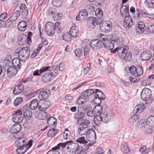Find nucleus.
<instances>
[{"instance_id": "obj_1", "label": "nucleus", "mask_w": 154, "mask_h": 154, "mask_svg": "<svg viewBox=\"0 0 154 154\" xmlns=\"http://www.w3.org/2000/svg\"><path fill=\"white\" fill-rule=\"evenodd\" d=\"M32 140L29 141L27 143V140L24 137L20 138L16 141V143L18 148L16 152L18 154H23L32 145Z\"/></svg>"}, {"instance_id": "obj_2", "label": "nucleus", "mask_w": 154, "mask_h": 154, "mask_svg": "<svg viewBox=\"0 0 154 154\" xmlns=\"http://www.w3.org/2000/svg\"><path fill=\"white\" fill-rule=\"evenodd\" d=\"M30 48L27 47L17 49L15 52V55L17 56L21 60L24 61L28 59L30 54Z\"/></svg>"}, {"instance_id": "obj_3", "label": "nucleus", "mask_w": 154, "mask_h": 154, "mask_svg": "<svg viewBox=\"0 0 154 154\" xmlns=\"http://www.w3.org/2000/svg\"><path fill=\"white\" fill-rule=\"evenodd\" d=\"M52 68L51 70H48L49 72L45 73L42 77V79L43 82H48L52 80L57 76L58 73L59 71L57 66H50Z\"/></svg>"}, {"instance_id": "obj_4", "label": "nucleus", "mask_w": 154, "mask_h": 154, "mask_svg": "<svg viewBox=\"0 0 154 154\" xmlns=\"http://www.w3.org/2000/svg\"><path fill=\"white\" fill-rule=\"evenodd\" d=\"M151 96V90L146 88H144L141 94V98L148 103H150L153 101V99Z\"/></svg>"}, {"instance_id": "obj_5", "label": "nucleus", "mask_w": 154, "mask_h": 154, "mask_svg": "<svg viewBox=\"0 0 154 154\" xmlns=\"http://www.w3.org/2000/svg\"><path fill=\"white\" fill-rule=\"evenodd\" d=\"M98 38L102 41L103 46H104L106 49H109L111 51L114 48V44L111 41L109 40L106 38L104 34H100L98 36Z\"/></svg>"}, {"instance_id": "obj_6", "label": "nucleus", "mask_w": 154, "mask_h": 154, "mask_svg": "<svg viewBox=\"0 0 154 154\" xmlns=\"http://www.w3.org/2000/svg\"><path fill=\"white\" fill-rule=\"evenodd\" d=\"M94 102L98 105H100L102 102V100H104L105 99L106 96L103 93L98 89H96L95 94H94Z\"/></svg>"}, {"instance_id": "obj_7", "label": "nucleus", "mask_w": 154, "mask_h": 154, "mask_svg": "<svg viewBox=\"0 0 154 154\" xmlns=\"http://www.w3.org/2000/svg\"><path fill=\"white\" fill-rule=\"evenodd\" d=\"M128 50V46H125L121 47H118L114 50L111 51V52L115 53L117 52L118 56L122 59L124 58V56L125 54L127 52Z\"/></svg>"}, {"instance_id": "obj_8", "label": "nucleus", "mask_w": 154, "mask_h": 154, "mask_svg": "<svg viewBox=\"0 0 154 154\" xmlns=\"http://www.w3.org/2000/svg\"><path fill=\"white\" fill-rule=\"evenodd\" d=\"M12 120L16 123H19L22 122L23 120V116L21 110H18L13 116Z\"/></svg>"}, {"instance_id": "obj_9", "label": "nucleus", "mask_w": 154, "mask_h": 154, "mask_svg": "<svg viewBox=\"0 0 154 154\" xmlns=\"http://www.w3.org/2000/svg\"><path fill=\"white\" fill-rule=\"evenodd\" d=\"M50 104V101L48 100H41L39 101L38 109L40 111H45L49 107Z\"/></svg>"}, {"instance_id": "obj_10", "label": "nucleus", "mask_w": 154, "mask_h": 154, "mask_svg": "<svg viewBox=\"0 0 154 154\" xmlns=\"http://www.w3.org/2000/svg\"><path fill=\"white\" fill-rule=\"evenodd\" d=\"M45 30L46 33L50 36H52L54 33V24L51 22H48L45 25Z\"/></svg>"}, {"instance_id": "obj_11", "label": "nucleus", "mask_w": 154, "mask_h": 154, "mask_svg": "<svg viewBox=\"0 0 154 154\" xmlns=\"http://www.w3.org/2000/svg\"><path fill=\"white\" fill-rule=\"evenodd\" d=\"M92 40L90 43V45L93 48L98 49L102 47V41L99 38Z\"/></svg>"}, {"instance_id": "obj_12", "label": "nucleus", "mask_w": 154, "mask_h": 154, "mask_svg": "<svg viewBox=\"0 0 154 154\" xmlns=\"http://www.w3.org/2000/svg\"><path fill=\"white\" fill-rule=\"evenodd\" d=\"M87 139L91 142H95L96 137V133L94 129L92 128L86 135Z\"/></svg>"}, {"instance_id": "obj_13", "label": "nucleus", "mask_w": 154, "mask_h": 154, "mask_svg": "<svg viewBox=\"0 0 154 154\" xmlns=\"http://www.w3.org/2000/svg\"><path fill=\"white\" fill-rule=\"evenodd\" d=\"M20 10L21 15L23 16V19L24 20L29 21L28 18H27V15L28 14V9L26 5L24 4H22L20 6Z\"/></svg>"}, {"instance_id": "obj_14", "label": "nucleus", "mask_w": 154, "mask_h": 154, "mask_svg": "<svg viewBox=\"0 0 154 154\" xmlns=\"http://www.w3.org/2000/svg\"><path fill=\"white\" fill-rule=\"evenodd\" d=\"M103 122L106 123L110 122L112 118V114L106 112H103L100 113Z\"/></svg>"}, {"instance_id": "obj_15", "label": "nucleus", "mask_w": 154, "mask_h": 154, "mask_svg": "<svg viewBox=\"0 0 154 154\" xmlns=\"http://www.w3.org/2000/svg\"><path fill=\"white\" fill-rule=\"evenodd\" d=\"M23 118H25L27 120L30 119L32 116V113L29 108L28 106H25L23 108Z\"/></svg>"}, {"instance_id": "obj_16", "label": "nucleus", "mask_w": 154, "mask_h": 154, "mask_svg": "<svg viewBox=\"0 0 154 154\" xmlns=\"http://www.w3.org/2000/svg\"><path fill=\"white\" fill-rule=\"evenodd\" d=\"M133 23V22L131 16H126L123 23V25L125 28L126 29L131 28Z\"/></svg>"}, {"instance_id": "obj_17", "label": "nucleus", "mask_w": 154, "mask_h": 154, "mask_svg": "<svg viewBox=\"0 0 154 154\" xmlns=\"http://www.w3.org/2000/svg\"><path fill=\"white\" fill-rule=\"evenodd\" d=\"M100 28L101 30L103 28L107 32H109L112 29V24L109 21L103 22L101 25H100Z\"/></svg>"}, {"instance_id": "obj_18", "label": "nucleus", "mask_w": 154, "mask_h": 154, "mask_svg": "<svg viewBox=\"0 0 154 154\" xmlns=\"http://www.w3.org/2000/svg\"><path fill=\"white\" fill-rule=\"evenodd\" d=\"M52 68L50 66H43L39 70H37L34 71L33 73L34 76H39L41 75L43 72L48 71V70H51Z\"/></svg>"}, {"instance_id": "obj_19", "label": "nucleus", "mask_w": 154, "mask_h": 154, "mask_svg": "<svg viewBox=\"0 0 154 154\" xmlns=\"http://www.w3.org/2000/svg\"><path fill=\"white\" fill-rule=\"evenodd\" d=\"M152 56L151 51L149 50H146L143 52L140 57L143 61L149 59Z\"/></svg>"}, {"instance_id": "obj_20", "label": "nucleus", "mask_w": 154, "mask_h": 154, "mask_svg": "<svg viewBox=\"0 0 154 154\" xmlns=\"http://www.w3.org/2000/svg\"><path fill=\"white\" fill-rule=\"evenodd\" d=\"M22 126L20 124L17 123L15 124L9 130V132L11 134L17 133L21 129Z\"/></svg>"}, {"instance_id": "obj_21", "label": "nucleus", "mask_w": 154, "mask_h": 154, "mask_svg": "<svg viewBox=\"0 0 154 154\" xmlns=\"http://www.w3.org/2000/svg\"><path fill=\"white\" fill-rule=\"evenodd\" d=\"M37 93H39L38 98L39 100H40V101H41V100H47L46 98L48 97L49 93L45 90H43L40 91L39 90H38L37 91Z\"/></svg>"}, {"instance_id": "obj_22", "label": "nucleus", "mask_w": 154, "mask_h": 154, "mask_svg": "<svg viewBox=\"0 0 154 154\" xmlns=\"http://www.w3.org/2000/svg\"><path fill=\"white\" fill-rule=\"evenodd\" d=\"M77 123L79 125V126H82L83 127H89L88 126L90 123V121L86 119H78Z\"/></svg>"}, {"instance_id": "obj_23", "label": "nucleus", "mask_w": 154, "mask_h": 154, "mask_svg": "<svg viewBox=\"0 0 154 154\" xmlns=\"http://www.w3.org/2000/svg\"><path fill=\"white\" fill-rule=\"evenodd\" d=\"M91 128L89 127H83L82 126H79L78 128L79 134L81 135H87Z\"/></svg>"}, {"instance_id": "obj_24", "label": "nucleus", "mask_w": 154, "mask_h": 154, "mask_svg": "<svg viewBox=\"0 0 154 154\" xmlns=\"http://www.w3.org/2000/svg\"><path fill=\"white\" fill-rule=\"evenodd\" d=\"M17 69L16 67L10 66L9 68L7 69V73L9 76H14L17 73Z\"/></svg>"}, {"instance_id": "obj_25", "label": "nucleus", "mask_w": 154, "mask_h": 154, "mask_svg": "<svg viewBox=\"0 0 154 154\" xmlns=\"http://www.w3.org/2000/svg\"><path fill=\"white\" fill-rule=\"evenodd\" d=\"M24 87L22 83H20L18 85L15 86L13 90V93L17 95L22 92L23 90Z\"/></svg>"}, {"instance_id": "obj_26", "label": "nucleus", "mask_w": 154, "mask_h": 154, "mask_svg": "<svg viewBox=\"0 0 154 154\" xmlns=\"http://www.w3.org/2000/svg\"><path fill=\"white\" fill-rule=\"evenodd\" d=\"M76 143L73 142V141L71 140L69 141L66 148L67 152L69 154L73 153V150Z\"/></svg>"}, {"instance_id": "obj_27", "label": "nucleus", "mask_w": 154, "mask_h": 154, "mask_svg": "<svg viewBox=\"0 0 154 154\" xmlns=\"http://www.w3.org/2000/svg\"><path fill=\"white\" fill-rule=\"evenodd\" d=\"M129 6L127 5H124L122 6L121 10V14L123 16H125V17L126 16H130L129 14Z\"/></svg>"}, {"instance_id": "obj_28", "label": "nucleus", "mask_w": 154, "mask_h": 154, "mask_svg": "<svg viewBox=\"0 0 154 154\" xmlns=\"http://www.w3.org/2000/svg\"><path fill=\"white\" fill-rule=\"evenodd\" d=\"M27 20L21 21L18 25V28L20 31L23 32L25 31L26 29L27 24L26 22H28Z\"/></svg>"}, {"instance_id": "obj_29", "label": "nucleus", "mask_w": 154, "mask_h": 154, "mask_svg": "<svg viewBox=\"0 0 154 154\" xmlns=\"http://www.w3.org/2000/svg\"><path fill=\"white\" fill-rule=\"evenodd\" d=\"M146 29V26L144 23L142 21L138 22L137 26L136 27V29L137 32L139 33L143 32Z\"/></svg>"}, {"instance_id": "obj_30", "label": "nucleus", "mask_w": 154, "mask_h": 154, "mask_svg": "<svg viewBox=\"0 0 154 154\" xmlns=\"http://www.w3.org/2000/svg\"><path fill=\"white\" fill-rule=\"evenodd\" d=\"M145 108V105L143 104H141L136 106L134 109V111L139 114L143 112Z\"/></svg>"}, {"instance_id": "obj_31", "label": "nucleus", "mask_w": 154, "mask_h": 154, "mask_svg": "<svg viewBox=\"0 0 154 154\" xmlns=\"http://www.w3.org/2000/svg\"><path fill=\"white\" fill-rule=\"evenodd\" d=\"M83 150V148L78 143H76L73 150V153L75 154H80L82 152Z\"/></svg>"}, {"instance_id": "obj_32", "label": "nucleus", "mask_w": 154, "mask_h": 154, "mask_svg": "<svg viewBox=\"0 0 154 154\" xmlns=\"http://www.w3.org/2000/svg\"><path fill=\"white\" fill-rule=\"evenodd\" d=\"M20 59L19 57L14 58L12 60V63L13 66L16 68L20 69L21 66V64L20 62Z\"/></svg>"}, {"instance_id": "obj_33", "label": "nucleus", "mask_w": 154, "mask_h": 154, "mask_svg": "<svg viewBox=\"0 0 154 154\" xmlns=\"http://www.w3.org/2000/svg\"><path fill=\"white\" fill-rule=\"evenodd\" d=\"M78 32V28L75 26H73L71 28L69 31V33L72 36L74 37H76L77 36Z\"/></svg>"}, {"instance_id": "obj_34", "label": "nucleus", "mask_w": 154, "mask_h": 154, "mask_svg": "<svg viewBox=\"0 0 154 154\" xmlns=\"http://www.w3.org/2000/svg\"><path fill=\"white\" fill-rule=\"evenodd\" d=\"M82 94H83L85 97H86V98L88 99V98H89V97L91 96L93 94H94V95H93V96H94L95 92L94 90L89 89L83 92Z\"/></svg>"}, {"instance_id": "obj_35", "label": "nucleus", "mask_w": 154, "mask_h": 154, "mask_svg": "<svg viewBox=\"0 0 154 154\" xmlns=\"http://www.w3.org/2000/svg\"><path fill=\"white\" fill-rule=\"evenodd\" d=\"M31 103L30 104V107L31 109L32 110H35L37 108L38 106H39V102L36 99H34L32 100L30 102Z\"/></svg>"}, {"instance_id": "obj_36", "label": "nucleus", "mask_w": 154, "mask_h": 154, "mask_svg": "<svg viewBox=\"0 0 154 154\" xmlns=\"http://www.w3.org/2000/svg\"><path fill=\"white\" fill-rule=\"evenodd\" d=\"M95 17H91L87 20V24L89 28L94 27L95 25L94 19Z\"/></svg>"}, {"instance_id": "obj_37", "label": "nucleus", "mask_w": 154, "mask_h": 154, "mask_svg": "<svg viewBox=\"0 0 154 154\" xmlns=\"http://www.w3.org/2000/svg\"><path fill=\"white\" fill-rule=\"evenodd\" d=\"M102 106L101 105H97L95 106L94 109V111L96 115H98L102 112Z\"/></svg>"}, {"instance_id": "obj_38", "label": "nucleus", "mask_w": 154, "mask_h": 154, "mask_svg": "<svg viewBox=\"0 0 154 154\" xmlns=\"http://www.w3.org/2000/svg\"><path fill=\"white\" fill-rule=\"evenodd\" d=\"M147 123L150 127H154V116H151L148 118L147 119Z\"/></svg>"}, {"instance_id": "obj_39", "label": "nucleus", "mask_w": 154, "mask_h": 154, "mask_svg": "<svg viewBox=\"0 0 154 154\" xmlns=\"http://www.w3.org/2000/svg\"><path fill=\"white\" fill-rule=\"evenodd\" d=\"M140 79V77L135 75H132L129 77V80L131 82L135 83L137 82Z\"/></svg>"}, {"instance_id": "obj_40", "label": "nucleus", "mask_w": 154, "mask_h": 154, "mask_svg": "<svg viewBox=\"0 0 154 154\" xmlns=\"http://www.w3.org/2000/svg\"><path fill=\"white\" fill-rule=\"evenodd\" d=\"M101 117L100 115V116L96 115L94 119V123L97 125L100 124L102 122H103V120Z\"/></svg>"}, {"instance_id": "obj_41", "label": "nucleus", "mask_w": 154, "mask_h": 154, "mask_svg": "<svg viewBox=\"0 0 154 154\" xmlns=\"http://www.w3.org/2000/svg\"><path fill=\"white\" fill-rule=\"evenodd\" d=\"M62 38L63 40L67 42H69L72 40V36L69 33L65 32L62 35Z\"/></svg>"}, {"instance_id": "obj_42", "label": "nucleus", "mask_w": 154, "mask_h": 154, "mask_svg": "<svg viewBox=\"0 0 154 154\" xmlns=\"http://www.w3.org/2000/svg\"><path fill=\"white\" fill-rule=\"evenodd\" d=\"M47 13L49 16H53L54 17V15L57 14V11L55 8L51 7L48 10Z\"/></svg>"}, {"instance_id": "obj_43", "label": "nucleus", "mask_w": 154, "mask_h": 154, "mask_svg": "<svg viewBox=\"0 0 154 154\" xmlns=\"http://www.w3.org/2000/svg\"><path fill=\"white\" fill-rule=\"evenodd\" d=\"M35 115L36 118L41 120H44L46 118V114L45 113L43 114L39 112H37Z\"/></svg>"}, {"instance_id": "obj_44", "label": "nucleus", "mask_w": 154, "mask_h": 154, "mask_svg": "<svg viewBox=\"0 0 154 154\" xmlns=\"http://www.w3.org/2000/svg\"><path fill=\"white\" fill-rule=\"evenodd\" d=\"M122 150L125 153H128L130 152L129 149L127 144L124 142L122 143L120 146Z\"/></svg>"}, {"instance_id": "obj_45", "label": "nucleus", "mask_w": 154, "mask_h": 154, "mask_svg": "<svg viewBox=\"0 0 154 154\" xmlns=\"http://www.w3.org/2000/svg\"><path fill=\"white\" fill-rule=\"evenodd\" d=\"M58 132L59 130H58L55 129L54 128H51L49 129L47 133V135L49 137H52L55 136Z\"/></svg>"}, {"instance_id": "obj_46", "label": "nucleus", "mask_w": 154, "mask_h": 154, "mask_svg": "<svg viewBox=\"0 0 154 154\" xmlns=\"http://www.w3.org/2000/svg\"><path fill=\"white\" fill-rule=\"evenodd\" d=\"M139 118V116L138 115H134L130 117L128 120V122L131 124H134L138 120Z\"/></svg>"}, {"instance_id": "obj_47", "label": "nucleus", "mask_w": 154, "mask_h": 154, "mask_svg": "<svg viewBox=\"0 0 154 154\" xmlns=\"http://www.w3.org/2000/svg\"><path fill=\"white\" fill-rule=\"evenodd\" d=\"M124 58H122V59L125 60L127 62L131 61L132 60L131 53L129 52H128V51L125 54Z\"/></svg>"}, {"instance_id": "obj_48", "label": "nucleus", "mask_w": 154, "mask_h": 154, "mask_svg": "<svg viewBox=\"0 0 154 154\" xmlns=\"http://www.w3.org/2000/svg\"><path fill=\"white\" fill-rule=\"evenodd\" d=\"M88 99L85 97L83 94H82L79 97L77 100V103L79 104H81L85 103V101L88 100Z\"/></svg>"}, {"instance_id": "obj_49", "label": "nucleus", "mask_w": 154, "mask_h": 154, "mask_svg": "<svg viewBox=\"0 0 154 154\" xmlns=\"http://www.w3.org/2000/svg\"><path fill=\"white\" fill-rule=\"evenodd\" d=\"M68 141H67L64 143H60L57 146L54 147V148L57 149V150H59L60 149V147H61L63 149L66 146H67Z\"/></svg>"}, {"instance_id": "obj_50", "label": "nucleus", "mask_w": 154, "mask_h": 154, "mask_svg": "<svg viewBox=\"0 0 154 154\" xmlns=\"http://www.w3.org/2000/svg\"><path fill=\"white\" fill-rule=\"evenodd\" d=\"M56 119L54 117H51L49 118L47 121V123L50 126L56 124Z\"/></svg>"}, {"instance_id": "obj_51", "label": "nucleus", "mask_w": 154, "mask_h": 154, "mask_svg": "<svg viewBox=\"0 0 154 154\" xmlns=\"http://www.w3.org/2000/svg\"><path fill=\"white\" fill-rule=\"evenodd\" d=\"M111 40L114 42L115 44L116 43L119 45H122V42L121 41V38L120 37L113 36L111 38Z\"/></svg>"}, {"instance_id": "obj_52", "label": "nucleus", "mask_w": 154, "mask_h": 154, "mask_svg": "<svg viewBox=\"0 0 154 154\" xmlns=\"http://www.w3.org/2000/svg\"><path fill=\"white\" fill-rule=\"evenodd\" d=\"M95 14L97 18H103V12L100 8L96 9L95 11Z\"/></svg>"}, {"instance_id": "obj_53", "label": "nucleus", "mask_w": 154, "mask_h": 154, "mask_svg": "<svg viewBox=\"0 0 154 154\" xmlns=\"http://www.w3.org/2000/svg\"><path fill=\"white\" fill-rule=\"evenodd\" d=\"M79 15L81 16V18H83V20L86 19L88 17V14L87 12L85 10H82L79 11Z\"/></svg>"}, {"instance_id": "obj_54", "label": "nucleus", "mask_w": 154, "mask_h": 154, "mask_svg": "<svg viewBox=\"0 0 154 154\" xmlns=\"http://www.w3.org/2000/svg\"><path fill=\"white\" fill-rule=\"evenodd\" d=\"M136 75L139 76L143 73V71L141 66H139L136 68Z\"/></svg>"}, {"instance_id": "obj_55", "label": "nucleus", "mask_w": 154, "mask_h": 154, "mask_svg": "<svg viewBox=\"0 0 154 154\" xmlns=\"http://www.w3.org/2000/svg\"><path fill=\"white\" fill-rule=\"evenodd\" d=\"M76 141L77 142L80 143L85 144L87 143V141L86 140L85 137L83 136L78 138L76 140Z\"/></svg>"}, {"instance_id": "obj_56", "label": "nucleus", "mask_w": 154, "mask_h": 154, "mask_svg": "<svg viewBox=\"0 0 154 154\" xmlns=\"http://www.w3.org/2000/svg\"><path fill=\"white\" fill-rule=\"evenodd\" d=\"M23 100L22 97H17L14 101V104L15 106H17L22 102Z\"/></svg>"}, {"instance_id": "obj_57", "label": "nucleus", "mask_w": 154, "mask_h": 154, "mask_svg": "<svg viewBox=\"0 0 154 154\" xmlns=\"http://www.w3.org/2000/svg\"><path fill=\"white\" fill-rule=\"evenodd\" d=\"M52 3L55 7H60L61 5V1L60 0H53Z\"/></svg>"}, {"instance_id": "obj_58", "label": "nucleus", "mask_w": 154, "mask_h": 154, "mask_svg": "<svg viewBox=\"0 0 154 154\" xmlns=\"http://www.w3.org/2000/svg\"><path fill=\"white\" fill-rule=\"evenodd\" d=\"M129 72L132 75H135L136 72V67L134 66H131L129 68Z\"/></svg>"}, {"instance_id": "obj_59", "label": "nucleus", "mask_w": 154, "mask_h": 154, "mask_svg": "<svg viewBox=\"0 0 154 154\" xmlns=\"http://www.w3.org/2000/svg\"><path fill=\"white\" fill-rule=\"evenodd\" d=\"M75 54L77 56L80 57L82 55V50L80 49H77L75 50Z\"/></svg>"}, {"instance_id": "obj_60", "label": "nucleus", "mask_w": 154, "mask_h": 154, "mask_svg": "<svg viewBox=\"0 0 154 154\" xmlns=\"http://www.w3.org/2000/svg\"><path fill=\"white\" fill-rule=\"evenodd\" d=\"M90 50V48L88 45H87L85 46L83 48L84 56H87Z\"/></svg>"}, {"instance_id": "obj_61", "label": "nucleus", "mask_w": 154, "mask_h": 154, "mask_svg": "<svg viewBox=\"0 0 154 154\" xmlns=\"http://www.w3.org/2000/svg\"><path fill=\"white\" fill-rule=\"evenodd\" d=\"M52 150L49 151L47 154H60L57 149H54V147L52 148Z\"/></svg>"}, {"instance_id": "obj_62", "label": "nucleus", "mask_w": 154, "mask_h": 154, "mask_svg": "<svg viewBox=\"0 0 154 154\" xmlns=\"http://www.w3.org/2000/svg\"><path fill=\"white\" fill-rule=\"evenodd\" d=\"M86 115L88 116L91 117H93L96 115L95 114L94 111L93 109L92 110H90L89 109L87 112Z\"/></svg>"}, {"instance_id": "obj_63", "label": "nucleus", "mask_w": 154, "mask_h": 154, "mask_svg": "<svg viewBox=\"0 0 154 154\" xmlns=\"http://www.w3.org/2000/svg\"><path fill=\"white\" fill-rule=\"evenodd\" d=\"M95 22V24L98 25L101 23H102V22L103 21L102 18H96L95 17V19H94Z\"/></svg>"}, {"instance_id": "obj_64", "label": "nucleus", "mask_w": 154, "mask_h": 154, "mask_svg": "<svg viewBox=\"0 0 154 154\" xmlns=\"http://www.w3.org/2000/svg\"><path fill=\"white\" fill-rule=\"evenodd\" d=\"M90 63H88L87 65V67L84 68L83 70V72L85 74H87L88 73L90 70Z\"/></svg>"}]
</instances>
